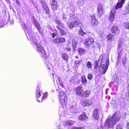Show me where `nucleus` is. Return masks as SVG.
<instances>
[{
  "label": "nucleus",
  "instance_id": "19",
  "mask_svg": "<svg viewBox=\"0 0 129 129\" xmlns=\"http://www.w3.org/2000/svg\"><path fill=\"white\" fill-rule=\"evenodd\" d=\"M61 57L63 60L66 62L69 60V56L66 53H63L62 54Z\"/></svg>",
  "mask_w": 129,
  "mask_h": 129
},
{
  "label": "nucleus",
  "instance_id": "31",
  "mask_svg": "<svg viewBox=\"0 0 129 129\" xmlns=\"http://www.w3.org/2000/svg\"><path fill=\"white\" fill-rule=\"evenodd\" d=\"M103 9L98 8L97 11L99 15H101L102 14Z\"/></svg>",
  "mask_w": 129,
  "mask_h": 129
},
{
  "label": "nucleus",
  "instance_id": "48",
  "mask_svg": "<svg viewBox=\"0 0 129 129\" xmlns=\"http://www.w3.org/2000/svg\"><path fill=\"white\" fill-rule=\"evenodd\" d=\"M79 129H85L84 127H79Z\"/></svg>",
  "mask_w": 129,
  "mask_h": 129
},
{
  "label": "nucleus",
  "instance_id": "46",
  "mask_svg": "<svg viewBox=\"0 0 129 129\" xmlns=\"http://www.w3.org/2000/svg\"><path fill=\"white\" fill-rule=\"evenodd\" d=\"M60 85L62 87L64 88L65 87L63 85V84L62 83H60Z\"/></svg>",
  "mask_w": 129,
  "mask_h": 129
},
{
  "label": "nucleus",
  "instance_id": "43",
  "mask_svg": "<svg viewBox=\"0 0 129 129\" xmlns=\"http://www.w3.org/2000/svg\"><path fill=\"white\" fill-rule=\"evenodd\" d=\"M99 110H99L98 109H95L94 110V112H95V113H97V112H99Z\"/></svg>",
  "mask_w": 129,
  "mask_h": 129
},
{
  "label": "nucleus",
  "instance_id": "16",
  "mask_svg": "<svg viewBox=\"0 0 129 129\" xmlns=\"http://www.w3.org/2000/svg\"><path fill=\"white\" fill-rule=\"evenodd\" d=\"M109 63V62L108 60H106V64H104L103 65L102 69L103 71L102 72V74H104L106 73L107 70L108 69Z\"/></svg>",
  "mask_w": 129,
  "mask_h": 129
},
{
  "label": "nucleus",
  "instance_id": "26",
  "mask_svg": "<svg viewBox=\"0 0 129 129\" xmlns=\"http://www.w3.org/2000/svg\"><path fill=\"white\" fill-rule=\"evenodd\" d=\"M87 118V117L85 115H82L79 116L78 119L80 120H83Z\"/></svg>",
  "mask_w": 129,
  "mask_h": 129
},
{
  "label": "nucleus",
  "instance_id": "24",
  "mask_svg": "<svg viewBox=\"0 0 129 129\" xmlns=\"http://www.w3.org/2000/svg\"><path fill=\"white\" fill-rule=\"evenodd\" d=\"M99 60H96L94 62L95 64L94 66V69L97 70L98 68H99Z\"/></svg>",
  "mask_w": 129,
  "mask_h": 129
},
{
  "label": "nucleus",
  "instance_id": "49",
  "mask_svg": "<svg viewBox=\"0 0 129 129\" xmlns=\"http://www.w3.org/2000/svg\"><path fill=\"white\" fill-rule=\"evenodd\" d=\"M74 129H79V127H74Z\"/></svg>",
  "mask_w": 129,
  "mask_h": 129
},
{
  "label": "nucleus",
  "instance_id": "17",
  "mask_svg": "<svg viewBox=\"0 0 129 129\" xmlns=\"http://www.w3.org/2000/svg\"><path fill=\"white\" fill-rule=\"evenodd\" d=\"M114 35L109 33L107 36V39L108 42L112 41L114 40L115 38Z\"/></svg>",
  "mask_w": 129,
  "mask_h": 129
},
{
  "label": "nucleus",
  "instance_id": "53",
  "mask_svg": "<svg viewBox=\"0 0 129 129\" xmlns=\"http://www.w3.org/2000/svg\"><path fill=\"white\" fill-rule=\"evenodd\" d=\"M110 96H109L108 100H109L110 99Z\"/></svg>",
  "mask_w": 129,
  "mask_h": 129
},
{
  "label": "nucleus",
  "instance_id": "8",
  "mask_svg": "<svg viewBox=\"0 0 129 129\" xmlns=\"http://www.w3.org/2000/svg\"><path fill=\"white\" fill-rule=\"evenodd\" d=\"M94 42V39L91 38L86 40L83 44L85 47H88L90 46V45L93 44Z\"/></svg>",
  "mask_w": 129,
  "mask_h": 129
},
{
  "label": "nucleus",
  "instance_id": "50",
  "mask_svg": "<svg viewBox=\"0 0 129 129\" xmlns=\"http://www.w3.org/2000/svg\"><path fill=\"white\" fill-rule=\"evenodd\" d=\"M16 2L17 4H18L19 3V2L18 0H16Z\"/></svg>",
  "mask_w": 129,
  "mask_h": 129
},
{
  "label": "nucleus",
  "instance_id": "4",
  "mask_svg": "<svg viewBox=\"0 0 129 129\" xmlns=\"http://www.w3.org/2000/svg\"><path fill=\"white\" fill-rule=\"evenodd\" d=\"M37 47V50L41 54L42 58L44 59L47 58V55L45 53V50L43 47L40 44H38L36 45Z\"/></svg>",
  "mask_w": 129,
  "mask_h": 129
},
{
  "label": "nucleus",
  "instance_id": "20",
  "mask_svg": "<svg viewBox=\"0 0 129 129\" xmlns=\"http://www.w3.org/2000/svg\"><path fill=\"white\" fill-rule=\"evenodd\" d=\"M78 51L79 54L81 56L84 54L86 53L85 49L81 48H78Z\"/></svg>",
  "mask_w": 129,
  "mask_h": 129
},
{
  "label": "nucleus",
  "instance_id": "54",
  "mask_svg": "<svg viewBox=\"0 0 129 129\" xmlns=\"http://www.w3.org/2000/svg\"><path fill=\"white\" fill-rule=\"evenodd\" d=\"M39 88V87H38V86L37 87V88Z\"/></svg>",
  "mask_w": 129,
  "mask_h": 129
},
{
  "label": "nucleus",
  "instance_id": "3",
  "mask_svg": "<svg viewBox=\"0 0 129 129\" xmlns=\"http://www.w3.org/2000/svg\"><path fill=\"white\" fill-rule=\"evenodd\" d=\"M71 19L73 21H71L69 24V27L71 28L75 26H79L81 24V22L75 15H73Z\"/></svg>",
  "mask_w": 129,
  "mask_h": 129
},
{
  "label": "nucleus",
  "instance_id": "11",
  "mask_svg": "<svg viewBox=\"0 0 129 129\" xmlns=\"http://www.w3.org/2000/svg\"><path fill=\"white\" fill-rule=\"evenodd\" d=\"M66 41L65 39L62 37H59L55 38L53 40V42L54 44L64 43Z\"/></svg>",
  "mask_w": 129,
  "mask_h": 129
},
{
  "label": "nucleus",
  "instance_id": "10",
  "mask_svg": "<svg viewBox=\"0 0 129 129\" xmlns=\"http://www.w3.org/2000/svg\"><path fill=\"white\" fill-rule=\"evenodd\" d=\"M125 0H118L115 7V9L117 10L122 8L123 5L124 4Z\"/></svg>",
  "mask_w": 129,
  "mask_h": 129
},
{
  "label": "nucleus",
  "instance_id": "52",
  "mask_svg": "<svg viewBox=\"0 0 129 129\" xmlns=\"http://www.w3.org/2000/svg\"><path fill=\"white\" fill-rule=\"evenodd\" d=\"M75 57L76 58V59H78V58H79V57L78 56H75Z\"/></svg>",
  "mask_w": 129,
  "mask_h": 129
},
{
  "label": "nucleus",
  "instance_id": "42",
  "mask_svg": "<svg viewBox=\"0 0 129 129\" xmlns=\"http://www.w3.org/2000/svg\"><path fill=\"white\" fill-rule=\"evenodd\" d=\"M116 129H122V127L121 125H118L117 126Z\"/></svg>",
  "mask_w": 129,
  "mask_h": 129
},
{
  "label": "nucleus",
  "instance_id": "38",
  "mask_svg": "<svg viewBox=\"0 0 129 129\" xmlns=\"http://www.w3.org/2000/svg\"><path fill=\"white\" fill-rule=\"evenodd\" d=\"M58 25V26L60 28L61 27L62 28H64V25H63V24L61 22Z\"/></svg>",
  "mask_w": 129,
  "mask_h": 129
},
{
  "label": "nucleus",
  "instance_id": "1",
  "mask_svg": "<svg viewBox=\"0 0 129 129\" xmlns=\"http://www.w3.org/2000/svg\"><path fill=\"white\" fill-rule=\"evenodd\" d=\"M119 117L116 115V113H114L111 117L108 118L106 119L104 123V126L110 128H112L116 123L119 121Z\"/></svg>",
  "mask_w": 129,
  "mask_h": 129
},
{
  "label": "nucleus",
  "instance_id": "45",
  "mask_svg": "<svg viewBox=\"0 0 129 129\" xmlns=\"http://www.w3.org/2000/svg\"><path fill=\"white\" fill-rule=\"evenodd\" d=\"M52 35L53 38H54L56 36V34L54 33H52Z\"/></svg>",
  "mask_w": 129,
  "mask_h": 129
},
{
  "label": "nucleus",
  "instance_id": "39",
  "mask_svg": "<svg viewBox=\"0 0 129 129\" xmlns=\"http://www.w3.org/2000/svg\"><path fill=\"white\" fill-rule=\"evenodd\" d=\"M127 93L128 97H129V83L127 84Z\"/></svg>",
  "mask_w": 129,
  "mask_h": 129
},
{
  "label": "nucleus",
  "instance_id": "5",
  "mask_svg": "<svg viewBox=\"0 0 129 129\" xmlns=\"http://www.w3.org/2000/svg\"><path fill=\"white\" fill-rule=\"evenodd\" d=\"M116 13V11L114 9H112L111 10L108 19V21L110 23L112 24L113 21L115 20Z\"/></svg>",
  "mask_w": 129,
  "mask_h": 129
},
{
  "label": "nucleus",
  "instance_id": "29",
  "mask_svg": "<svg viewBox=\"0 0 129 129\" xmlns=\"http://www.w3.org/2000/svg\"><path fill=\"white\" fill-rule=\"evenodd\" d=\"M93 117L95 119H98L99 117V113H93Z\"/></svg>",
  "mask_w": 129,
  "mask_h": 129
},
{
  "label": "nucleus",
  "instance_id": "6",
  "mask_svg": "<svg viewBox=\"0 0 129 129\" xmlns=\"http://www.w3.org/2000/svg\"><path fill=\"white\" fill-rule=\"evenodd\" d=\"M83 87L81 85L77 86L75 89V91L76 95L80 96L83 90Z\"/></svg>",
  "mask_w": 129,
  "mask_h": 129
},
{
  "label": "nucleus",
  "instance_id": "12",
  "mask_svg": "<svg viewBox=\"0 0 129 129\" xmlns=\"http://www.w3.org/2000/svg\"><path fill=\"white\" fill-rule=\"evenodd\" d=\"M81 101V103L84 106H86L87 105L89 106L92 104V102L89 99H82Z\"/></svg>",
  "mask_w": 129,
  "mask_h": 129
},
{
  "label": "nucleus",
  "instance_id": "37",
  "mask_svg": "<svg viewBox=\"0 0 129 129\" xmlns=\"http://www.w3.org/2000/svg\"><path fill=\"white\" fill-rule=\"evenodd\" d=\"M81 62V60H79L75 61V64H80V63Z\"/></svg>",
  "mask_w": 129,
  "mask_h": 129
},
{
  "label": "nucleus",
  "instance_id": "41",
  "mask_svg": "<svg viewBox=\"0 0 129 129\" xmlns=\"http://www.w3.org/2000/svg\"><path fill=\"white\" fill-rule=\"evenodd\" d=\"M55 22L56 24L57 25H58L60 23H61V22L60 20H56L55 21Z\"/></svg>",
  "mask_w": 129,
  "mask_h": 129
},
{
  "label": "nucleus",
  "instance_id": "47",
  "mask_svg": "<svg viewBox=\"0 0 129 129\" xmlns=\"http://www.w3.org/2000/svg\"><path fill=\"white\" fill-rule=\"evenodd\" d=\"M66 123L68 125H70L72 124V123L69 121L67 122Z\"/></svg>",
  "mask_w": 129,
  "mask_h": 129
},
{
  "label": "nucleus",
  "instance_id": "32",
  "mask_svg": "<svg viewBox=\"0 0 129 129\" xmlns=\"http://www.w3.org/2000/svg\"><path fill=\"white\" fill-rule=\"evenodd\" d=\"M124 27L126 29H129V23L126 22L124 25Z\"/></svg>",
  "mask_w": 129,
  "mask_h": 129
},
{
  "label": "nucleus",
  "instance_id": "28",
  "mask_svg": "<svg viewBox=\"0 0 129 129\" xmlns=\"http://www.w3.org/2000/svg\"><path fill=\"white\" fill-rule=\"evenodd\" d=\"M86 67L88 69L91 68L92 67V64L91 62L88 61L86 63Z\"/></svg>",
  "mask_w": 129,
  "mask_h": 129
},
{
  "label": "nucleus",
  "instance_id": "23",
  "mask_svg": "<svg viewBox=\"0 0 129 129\" xmlns=\"http://www.w3.org/2000/svg\"><path fill=\"white\" fill-rule=\"evenodd\" d=\"M78 34L82 36H83L86 34V33L83 31L82 28L81 27L80 28L79 30H78Z\"/></svg>",
  "mask_w": 129,
  "mask_h": 129
},
{
  "label": "nucleus",
  "instance_id": "40",
  "mask_svg": "<svg viewBox=\"0 0 129 129\" xmlns=\"http://www.w3.org/2000/svg\"><path fill=\"white\" fill-rule=\"evenodd\" d=\"M65 49L68 52H70L71 50V48L69 47H66L65 48Z\"/></svg>",
  "mask_w": 129,
  "mask_h": 129
},
{
  "label": "nucleus",
  "instance_id": "35",
  "mask_svg": "<svg viewBox=\"0 0 129 129\" xmlns=\"http://www.w3.org/2000/svg\"><path fill=\"white\" fill-rule=\"evenodd\" d=\"M77 46L76 42L75 41H74V43H73V48L75 50Z\"/></svg>",
  "mask_w": 129,
  "mask_h": 129
},
{
  "label": "nucleus",
  "instance_id": "27",
  "mask_svg": "<svg viewBox=\"0 0 129 129\" xmlns=\"http://www.w3.org/2000/svg\"><path fill=\"white\" fill-rule=\"evenodd\" d=\"M43 8L44 9L47 14H50V10L47 5Z\"/></svg>",
  "mask_w": 129,
  "mask_h": 129
},
{
  "label": "nucleus",
  "instance_id": "7",
  "mask_svg": "<svg viewBox=\"0 0 129 129\" xmlns=\"http://www.w3.org/2000/svg\"><path fill=\"white\" fill-rule=\"evenodd\" d=\"M90 23L92 26L93 27L96 26L98 24V21L94 15L91 16Z\"/></svg>",
  "mask_w": 129,
  "mask_h": 129
},
{
  "label": "nucleus",
  "instance_id": "25",
  "mask_svg": "<svg viewBox=\"0 0 129 129\" xmlns=\"http://www.w3.org/2000/svg\"><path fill=\"white\" fill-rule=\"evenodd\" d=\"M124 13L125 14L129 13V4H128L125 7L124 10Z\"/></svg>",
  "mask_w": 129,
  "mask_h": 129
},
{
  "label": "nucleus",
  "instance_id": "36",
  "mask_svg": "<svg viewBox=\"0 0 129 129\" xmlns=\"http://www.w3.org/2000/svg\"><path fill=\"white\" fill-rule=\"evenodd\" d=\"M98 8L103 9L102 5L100 3L99 4L98 6Z\"/></svg>",
  "mask_w": 129,
  "mask_h": 129
},
{
  "label": "nucleus",
  "instance_id": "33",
  "mask_svg": "<svg viewBox=\"0 0 129 129\" xmlns=\"http://www.w3.org/2000/svg\"><path fill=\"white\" fill-rule=\"evenodd\" d=\"M41 3L42 5V8L47 5L46 3L44 0H42L41 1Z\"/></svg>",
  "mask_w": 129,
  "mask_h": 129
},
{
  "label": "nucleus",
  "instance_id": "2",
  "mask_svg": "<svg viewBox=\"0 0 129 129\" xmlns=\"http://www.w3.org/2000/svg\"><path fill=\"white\" fill-rule=\"evenodd\" d=\"M59 102L62 105H65L68 100V97L66 94L63 91H61L58 95Z\"/></svg>",
  "mask_w": 129,
  "mask_h": 129
},
{
  "label": "nucleus",
  "instance_id": "9",
  "mask_svg": "<svg viewBox=\"0 0 129 129\" xmlns=\"http://www.w3.org/2000/svg\"><path fill=\"white\" fill-rule=\"evenodd\" d=\"M111 32L114 35H118L120 33V30L118 27L115 25L113 26L111 29Z\"/></svg>",
  "mask_w": 129,
  "mask_h": 129
},
{
  "label": "nucleus",
  "instance_id": "21",
  "mask_svg": "<svg viewBox=\"0 0 129 129\" xmlns=\"http://www.w3.org/2000/svg\"><path fill=\"white\" fill-rule=\"evenodd\" d=\"M56 27L59 30L60 34L61 36L64 35L66 34V32L64 30L59 27L58 26H56Z\"/></svg>",
  "mask_w": 129,
  "mask_h": 129
},
{
  "label": "nucleus",
  "instance_id": "13",
  "mask_svg": "<svg viewBox=\"0 0 129 129\" xmlns=\"http://www.w3.org/2000/svg\"><path fill=\"white\" fill-rule=\"evenodd\" d=\"M57 0H52L51 4V8L53 11L58 9V5Z\"/></svg>",
  "mask_w": 129,
  "mask_h": 129
},
{
  "label": "nucleus",
  "instance_id": "18",
  "mask_svg": "<svg viewBox=\"0 0 129 129\" xmlns=\"http://www.w3.org/2000/svg\"><path fill=\"white\" fill-rule=\"evenodd\" d=\"M48 93L45 92L43 93V96L41 100H39L38 99H37V101L39 102H42L43 101L45 100L48 97Z\"/></svg>",
  "mask_w": 129,
  "mask_h": 129
},
{
  "label": "nucleus",
  "instance_id": "44",
  "mask_svg": "<svg viewBox=\"0 0 129 129\" xmlns=\"http://www.w3.org/2000/svg\"><path fill=\"white\" fill-rule=\"evenodd\" d=\"M126 128L127 129H129V122L127 123L126 126Z\"/></svg>",
  "mask_w": 129,
  "mask_h": 129
},
{
  "label": "nucleus",
  "instance_id": "30",
  "mask_svg": "<svg viewBox=\"0 0 129 129\" xmlns=\"http://www.w3.org/2000/svg\"><path fill=\"white\" fill-rule=\"evenodd\" d=\"M41 94H42L41 92H39L38 90H37L36 93V94L37 97L39 98L40 97L41 95Z\"/></svg>",
  "mask_w": 129,
  "mask_h": 129
},
{
  "label": "nucleus",
  "instance_id": "51",
  "mask_svg": "<svg viewBox=\"0 0 129 129\" xmlns=\"http://www.w3.org/2000/svg\"><path fill=\"white\" fill-rule=\"evenodd\" d=\"M97 129H103V128L102 127H100L98 128Z\"/></svg>",
  "mask_w": 129,
  "mask_h": 129
},
{
  "label": "nucleus",
  "instance_id": "22",
  "mask_svg": "<svg viewBox=\"0 0 129 129\" xmlns=\"http://www.w3.org/2000/svg\"><path fill=\"white\" fill-rule=\"evenodd\" d=\"M81 82L83 84H86L87 83V81L85 76L83 75L81 77Z\"/></svg>",
  "mask_w": 129,
  "mask_h": 129
},
{
  "label": "nucleus",
  "instance_id": "34",
  "mask_svg": "<svg viewBox=\"0 0 129 129\" xmlns=\"http://www.w3.org/2000/svg\"><path fill=\"white\" fill-rule=\"evenodd\" d=\"M92 75L91 73H89L87 75V78L89 80L92 79Z\"/></svg>",
  "mask_w": 129,
  "mask_h": 129
},
{
  "label": "nucleus",
  "instance_id": "14",
  "mask_svg": "<svg viewBox=\"0 0 129 129\" xmlns=\"http://www.w3.org/2000/svg\"><path fill=\"white\" fill-rule=\"evenodd\" d=\"M90 94L91 92L90 90H86L84 91H83L80 96L83 98H86L88 97Z\"/></svg>",
  "mask_w": 129,
  "mask_h": 129
},
{
  "label": "nucleus",
  "instance_id": "15",
  "mask_svg": "<svg viewBox=\"0 0 129 129\" xmlns=\"http://www.w3.org/2000/svg\"><path fill=\"white\" fill-rule=\"evenodd\" d=\"M33 24L37 27L39 33H41L42 32L41 31V28L40 25L38 21L35 19L34 20Z\"/></svg>",
  "mask_w": 129,
  "mask_h": 129
}]
</instances>
